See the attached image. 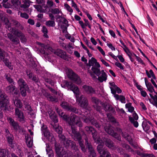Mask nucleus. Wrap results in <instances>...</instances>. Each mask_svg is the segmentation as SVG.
<instances>
[{"label": "nucleus", "mask_w": 157, "mask_h": 157, "mask_svg": "<svg viewBox=\"0 0 157 157\" xmlns=\"http://www.w3.org/2000/svg\"><path fill=\"white\" fill-rule=\"evenodd\" d=\"M85 131L89 133H91L95 142L97 143H100V139L97 137V131L92 126H86L85 128Z\"/></svg>", "instance_id": "obj_12"}, {"label": "nucleus", "mask_w": 157, "mask_h": 157, "mask_svg": "<svg viewBox=\"0 0 157 157\" xmlns=\"http://www.w3.org/2000/svg\"><path fill=\"white\" fill-rule=\"evenodd\" d=\"M19 38L21 42L25 43L26 42L27 39L24 34H23Z\"/></svg>", "instance_id": "obj_58"}, {"label": "nucleus", "mask_w": 157, "mask_h": 157, "mask_svg": "<svg viewBox=\"0 0 157 157\" xmlns=\"http://www.w3.org/2000/svg\"><path fill=\"white\" fill-rule=\"evenodd\" d=\"M25 72L29 78L30 79H31L33 77V73L31 70L29 69L25 70Z\"/></svg>", "instance_id": "obj_52"}, {"label": "nucleus", "mask_w": 157, "mask_h": 157, "mask_svg": "<svg viewBox=\"0 0 157 157\" xmlns=\"http://www.w3.org/2000/svg\"><path fill=\"white\" fill-rule=\"evenodd\" d=\"M31 79L34 82L38 85V83L40 82V80L38 77H36V75H33Z\"/></svg>", "instance_id": "obj_59"}, {"label": "nucleus", "mask_w": 157, "mask_h": 157, "mask_svg": "<svg viewBox=\"0 0 157 157\" xmlns=\"http://www.w3.org/2000/svg\"><path fill=\"white\" fill-rule=\"evenodd\" d=\"M107 74H104L101 75L100 76H98V80L100 82H102L103 81H105L107 79Z\"/></svg>", "instance_id": "obj_41"}, {"label": "nucleus", "mask_w": 157, "mask_h": 157, "mask_svg": "<svg viewBox=\"0 0 157 157\" xmlns=\"http://www.w3.org/2000/svg\"><path fill=\"white\" fill-rule=\"evenodd\" d=\"M41 130L42 134L44 136L46 137L49 141L52 143L55 141V138L52 133H50L48 130L47 126L43 125L41 127Z\"/></svg>", "instance_id": "obj_10"}, {"label": "nucleus", "mask_w": 157, "mask_h": 157, "mask_svg": "<svg viewBox=\"0 0 157 157\" xmlns=\"http://www.w3.org/2000/svg\"><path fill=\"white\" fill-rule=\"evenodd\" d=\"M8 150L0 149V157H8Z\"/></svg>", "instance_id": "obj_35"}, {"label": "nucleus", "mask_w": 157, "mask_h": 157, "mask_svg": "<svg viewBox=\"0 0 157 157\" xmlns=\"http://www.w3.org/2000/svg\"><path fill=\"white\" fill-rule=\"evenodd\" d=\"M10 32L7 34L8 38L11 41L13 44H17L20 42L19 39L22 35L24 34L21 31L15 27H13L11 29H10Z\"/></svg>", "instance_id": "obj_2"}, {"label": "nucleus", "mask_w": 157, "mask_h": 157, "mask_svg": "<svg viewBox=\"0 0 157 157\" xmlns=\"http://www.w3.org/2000/svg\"><path fill=\"white\" fill-rule=\"evenodd\" d=\"M15 113L19 118V121L22 123H24L25 121L24 117L22 112L21 110H20L18 108H16L15 109Z\"/></svg>", "instance_id": "obj_23"}, {"label": "nucleus", "mask_w": 157, "mask_h": 157, "mask_svg": "<svg viewBox=\"0 0 157 157\" xmlns=\"http://www.w3.org/2000/svg\"><path fill=\"white\" fill-rule=\"evenodd\" d=\"M20 90L22 96L25 97L26 95V91H28L29 90H26L25 88H20Z\"/></svg>", "instance_id": "obj_49"}, {"label": "nucleus", "mask_w": 157, "mask_h": 157, "mask_svg": "<svg viewBox=\"0 0 157 157\" xmlns=\"http://www.w3.org/2000/svg\"><path fill=\"white\" fill-rule=\"evenodd\" d=\"M48 113L49 117L53 122H52V123L54 124V123H55V124H56V123L58 122L57 116L56 114H54V112L53 113H51V112L49 113V112Z\"/></svg>", "instance_id": "obj_32"}, {"label": "nucleus", "mask_w": 157, "mask_h": 157, "mask_svg": "<svg viewBox=\"0 0 157 157\" xmlns=\"http://www.w3.org/2000/svg\"><path fill=\"white\" fill-rule=\"evenodd\" d=\"M71 140L67 139L66 140L62 143L63 144L64 146L66 148H67L70 146V143H71Z\"/></svg>", "instance_id": "obj_47"}, {"label": "nucleus", "mask_w": 157, "mask_h": 157, "mask_svg": "<svg viewBox=\"0 0 157 157\" xmlns=\"http://www.w3.org/2000/svg\"><path fill=\"white\" fill-rule=\"evenodd\" d=\"M119 99L118 100H120L121 103H125V98L124 96L122 95H119Z\"/></svg>", "instance_id": "obj_64"}, {"label": "nucleus", "mask_w": 157, "mask_h": 157, "mask_svg": "<svg viewBox=\"0 0 157 157\" xmlns=\"http://www.w3.org/2000/svg\"><path fill=\"white\" fill-rule=\"evenodd\" d=\"M95 61L96 59L94 57H92L91 59L89 60V63L86 64V65L89 67L93 66Z\"/></svg>", "instance_id": "obj_44"}, {"label": "nucleus", "mask_w": 157, "mask_h": 157, "mask_svg": "<svg viewBox=\"0 0 157 157\" xmlns=\"http://www.w3.org/2000/svg\"><path fill=\"white\" fill-rule=\"evenodd\" d=\"M55 149L56 157H69L67 152L59 144H57L56 142L55 143Z\"/></svg>", "instance_id": "obj_5"}, {"label": "nucleus", "mask_w": 157, "mask_h": 157, "mask_svg": "<svg viewBox=\"0 0 157 157\" xmlns=\"http://www.w3.org/2000/svg\"><path fill=\"white\" fill-rule=\"evenodd\" d=\"M42 32L44 33V36L46 38L48 37V36L47 34L48 33V30L46 27L45 26H43L42 29Z\"/></svg>", "instance_id": "obj_48"}, {"label": "nucleus", "mask_w": 157, "mask_h": 157, "mask_svg": "<svg viewBox=\"0 0 157 157\" xmlns=\"http://www.w3.org/2000/svg\"><path fill=\"white\" fill-rule=\"evenodd\" d=\"M110 89L112 93L114 95V97L117 100H118L119 99V95L118 94H116V90L114 89L112 87H110Z\"/></svg>", "instance_id": "obj_45"}, {"label": "nucleus", "mask_w": 157, "mask_h": 157, "mask_svg": "<svg viewBox=\"0 0 157 157\" xmlns=\"http://www.w3.org/2000/svg\"><path fill=\"white\" fill-rule=\"evenodd\" d=\"M45 24L49 27H54L55 26V23L54 21L49 20L47 21L45 23Z\"/></svg>", "instance_id": "obj_43"}, {"label": "nucleus", "mask_w": 157, "mask_h": 157, "mask_svg": "<svg viewBox=\"0 0 157 157\" xmlns=\"http://www.w3.org/2000/svg\"><path fill=\"white\" fill-rule=\"evenodd\" d=\"M7 119L10 126L13 128V130L17 131L19 127L18 123L15 121L13 119L10 117H9Z\"/></svg>", "instance_id": "obj_20"}, {"label": "nucleus", "mask_w": 157, "mask_h": 157, "mask_svg": "<svg viewBox=\"0 0 157 157\" xmlns=\"http://www.w3.org/2000/svg\"><path fill=\"white\" fill-rule=\"evenodd\" d=\"M147 90L151 93H152L153 92H155V90L153 86H152L151 83H149L146 86Z\"/></svg>", "instance_id": "obj_46"}, {"label": "nucleus", "mask_w": 157, "mask_h": 157, "mask_svg": "<svg viewBox=\"0 0 157 157\" xmlns=\"http://www.w3.org/2000/svg\"><path fill=\"white\" fill-rule=\"evenodd\" d=\"M142 126L143 129L145 132H147V131L149 129L150 127L147 124V122L146 120L143 122L142 123Z\"/></svg>", "instance_id": "obj_36"}, {"label": "nucleus", "mask_w": 157, "mask_h": 157, "mask_svg": "<svg viewBox=\"0 0 157 157\" xmlns=\"http://www.w3.org/2000/svg\"><path fill=\"white\" fill-rule=\"evenodd\" d=\"M8 54L0 48V61L2 60L5 65L9 63L10 62L9 59L5 58V57H8Z\"/></svg>", "instance_id": "obj_16"}, {"label": "nucleus", "mask_w": 157, "mask_h": 157, "mask_svg": "<svg viewBox=\"0 0 157 157\" xmlns=\"http://www.w3.org/2000/svg\"><path fill=\"white\" fill-rule=\"evenodd\" d=\"M133 54L134 56L136 57L137 61H138L140 63L144 65V66L146 65L145 63L140 58L136 56V55L135 54V53H133Z\"/></svg>", "instance_id": "obj_62"}, {"label": "nucleus", "mask_w": 157, "mask_h": 157, "mask_svg": "<svg viewBox=\"0 0 157 157\" xmlns=\"http://www.w3.org/2000/svg\"><path fill=\"white\" fill-rule=\"evenodd\" d=\"M149 72L150 73L151 75L149 74L147 70H146V75H147V77L148 78H150L151 76L153 79H156V77H155V75H154L152 70H150L149 71Z\"/></svg>", "instance_id": "obj_42"}, {"label": "nucleus", "mask_w": 157, "mask_h": 157, "mask_svg": "<svg viewBox=\"0 0 157 157\" xmlns=\"http://www.w3.org/2000/svg\"><path fill=\"white\" fill-rule=\"evenodd\" d=\"M91 101L92 103L93 104V107L94 109L100 113H102L101 109L102 108L101 106L100 105L102 106L104 102H101L98 98L94 97H91Z\"/></svg>", "instance_id": "obj_7"}, {"label": "nucleus", "mask_w": 157, "mask_h": 157, "mask_svg": "<svg viewBox=\"0 0 157 157\" xmlns=\"http://www.w3.org/2000/svg\"><path fill=\"white\" fill-rule=\"evenodd\" d=\"M85 144L88 150V157H96L97 155L94 148L92 145L91 143L88 142V139L87 137L85 139Z\"/></svg>", "instance_id": "obj_13"}, {"label": "nucleus", "mask_w": 157, "mask_h": 157, "mask_svg": "<svg viewBox=\"0 0 157 157\" xmlns=\"http://www.w3.org/2000/svg\"><path fill=\"white\" fill-rule=\"evenodd\" d=\"M12 102L14 104L16 108L18 109H21L23 105L21 101L17 96L13 95L12 99Z\"/></svg>", "instance_id": "obj_19"}, {"label": "nucleus", "mask_w": 157, "mask_h": 157, "mask_svg": "<svg viewBox=\"0 0 157 157\" xmlns=\"http://www.w3.org/2000/svg\"><path fill=\"white\" fill-rule=\"evenodd\" d=\"M17 83L20 88H25L26 90H29L26 82L23 78H20L17 81Z\"/></svg>", "instance_id": "obj_25"}, {"label": "nucleus", "mask_w": 157, "mask_h": 157, "mask_svg": "<svg viewBox=\"0 0 157 157\" xmlns=\"http://www.w3.org/2000/svg\"><path fill=\"white\" fill-rule=\"evenodd\" d=\"M83 88L84 90L88 94H95V91L91 86H84Z\"/></svg>", "instance_id": "obj_29"}, {"label": "nucleus", "mask_w": 157, "mask_h": 157, "mask_svg": "<svg viewBox=\"0 0 157 157\" xmlns=\"http://www.w3.org/2000/svg\"><path fill=\"white\" fill-rule=\"evenodd\" d=\"M107 116L109 120L112 123H115L116 122L115 118L113 117L110 113H107Z\"/></svg>", "instance_id": "obj_40"}, {"label": "nucleus", "mask_w": 157, "mask_h": 157, "mask_svg": "<svg viewBox=\"0 0 157 157\" xmlns=\"http://www.w3.org/2000/svg\"><path fill=\"white\" fill-rule=\"evenodd\" d=\"M14 85L15 84H12L6 87L5 88L6 92L13 95H18L19 94L18 90Z\"/></svg>", "instance_id": "obj_15"}, {"label": "nucleus", "mask_w": 157, "mask_h": 157, "mask_svg": "<svg viewBox=\"0 0 157 157\" xmlns=\"http://www.w3.org/2000/svg\"><path fill=\"white\" fill-rule=\"evenodd\" d=\"M64 84L63 85H61V86L63 88L67 87L68 90H70L73 91L74 93L78 95L79 93V89L77 86L73 84L72 82H69L67 81H65Z\"/></svg>", "instance_id": "obj_8"}, {"label": "nucleus", "mask_w": 157, "mask_h": 157, "mask_svg": "<svg viewBox=\"0 0 157 157\" xmlns=\"http://www.w3.org/2000/svg\"><path fill=\"white\" fill-rule=\"evenodd\" d=\"M69 134L75 141L77 142L82 151L85 153L86 151V148L84 144V141L82 139L81 134L77 131L76 127L72 126L71 128V131Z\"/></svg>", "instance_id": "obj_1"}, {"label": "nucleus", "mask_w": 157, "mask_h": 157, "mask_svg": "<svg viewBox=\"0 0 157 157\" xmlns=\"http://www.w3.org/2000/svg\"><path fill=\"white\" fill-rule=\"evenodd\" d=\"M111 136H112L117 139V140L121 141V136L118 135V134L114 132L113 134L111 135Z\"/></svg>", "instance_id": "obj_53"}, {"label": "nucleus", "mask_w": 157, "mask_h": 157, "mask_svg": "<svg viewBox=\"0 0 157 157\" xmlns=\"http://www.w3.org/2000/svg\"><path fill=\"white\" fill-rule=\"evenodd\" d=\"M101 144L97 146V151L100 154L99 157H112L111 155L108 150L105 147L103 144Z\"/></svg>", "instance_id": "obj_6"}, {"label": "nucleus", "mask_w": 157, "mask_h": 157, "mask_svg": "<svg viewBox=\"0 0 157 157\" xmlns=\"http://www.w3.org/2000/svg\"><path fill=\"white\" fill-rule=\"evenodd\" d=\"M58 136L59 140L60 141L61 143H63L66 140L65 136L61 134H59Z\"/></svg>", "instance_id": "obj_54"}, {"label": "nucleus", "mask_w": 157, "mask_h": 157, "mask_svg": "<svg viewBox=\"0 0 157 157\" xmlns=\"http://www.w3.org/2000/svg\"><path fill=\"white\" fill-rule=\"evenodd\" d=\"M23 2H24L23 4L21 5V7L24 8H28L29 7L31 2L29 0H23Z\"/></svg>", "instance_id": "obj_37"}, {"label": "nucleus", "mask_w": 157, "mask_h": 157, "mask_svg": "<svg viewBox=\"0 0 157 157\" xmlns=\"http://www.w3.org/2000/svg\"><path fill=\"white\" fill-rule=\"evenodd\" d=\"M60 105L63 109L67 111L73 112L75 113H78V110L77 108L72 106L67 102H62Z\"/></svg>", "instance_id": "obj_14"}, {"label": "nucleus", "mask_w": 157, "mask_h": 157, "mask_svg": "<svg viewBox=\"0 0 157 157\" xmlns=\"http://www.w3.org/2000/svg\"><path fill=\"white\" fill-rule=\"evenodd\" d=\"M104 128L105 131L110 135L113 134L114 132L113 127L109 124L105 126Z\"/></svg>", "instance_id": "obj_28"}, {"label": "nucleus", "mask_w": 157, "mask_h": 157, "mask_svg": "<svg viewBox=\"0 0 157 157\" xmlns=\"http://www.w3.org/2000/svg\"><path fill=\"white\" fill-rule=\"evenodd\" d=\"M25 140L27 146L29 148L32 147L33 144L32 138L28 134H27V135L25 136Z\"/></svg>", "instance_id": "obj_30"}, {"label": "nucleus", "mask_w": 157, "mask_h": 157, "mask_svg": "<svg viewBox=\"0 0 157 157\" xmlns=\"http://www.w3.org/2000/svg\"><path fill=\"white\" fill-rule=\"evenodd\" d=\"M104 143L105 145L109 148L112 150L115 149V147L114 143L110 139L108 138H106L104 140Z\"/></svg>", "instance_id": "obj_24"}, {"label": "nucleus", "mask_w": 157, "mask_h": 157, "mask_svg": "<svg viewBox=\"0 0 157 157\" xmlns=\"http://www.w3.org/2000/svg\"><path fill=\"white\" fill-rule=\"evenodd\" d=\"M128 119L130 122L133 124L135 127L137 128L139 124L138 122L134 120L132 117L129 116L128 117Z\"/></svg>", "instance_id": "obj_39"}, {"label": "nucleus", "mask_w": 157, "mask_h": 157, "mask_svg": "<svg viewBox=\"0 0 157 157\" xmlns=\"http://www.w3.org/2000/svg\"><path fill=\"white\" fill-rule=\"evenodd\" d=\"M6 81L10 84H15V82L12 78L11 75L9 73H6L4 76Z\"/></svg>", "instance_id": "obj_26"}, {"label": "nucleus", "mask_w": 157, "mask_h": 157, "mask_svg": "<svg viewBox=\"0 0 157 157\" xmlns=\"http://www.w3.org/2000/svg\"><path fill=\"white\" fill-rule=\"evenodd\" d=\"M51 12L52 14H59L60 13V11L58 8L52 9Z\"/></svg>", "instance_id": "obj_60"}, {"label": "nucleus", "mask_w": 157, "mask_h": 157, "mask_svg": "<svg viewBox=\"0 0 157 157\" xmlns=\"http://www.w3.org/2000/svg\"><path fill=\"white\" fill-rule=\"evenodd\" d=\"M102 106L105 112H109L110 114L115 113V109L111 105L109 104H106V103H104Z\"/></svg>", "instance_id": "obj_21"}, {"label": "nucleus", "mask_w": 157, "mask_h": 157, "mask_svg": "<svg viewBox=\"0 0 157 157\" xmlns=\"http://www.w3.org/2000/svg\"><path fill=\"white\" fill-rule=\"evenodd\" d=\"M80 118L75 114H72L71 116L69 121L68 124L71 126H75V124L76 121H77Z\"/></svg>", "instance_id": "obj_22"}, {"label": "nucleus", "mask_w": 157, "mask_h": 157, "mask_svg": "<svg viewBox=\"0 0 157 157\" xmlns=\"http://www.w3.org/2000/svg\"><path fill=\"white\" fill-rule=\"evenodd\" d=\"M147 96L149 98L148 96ZM148 99L151 104H152L153 105L155 106L157 108V98L154 99L153 100V101H151V99L149 98H148Z\"/></svg>", "instance_id": "obj_56"}, {"label": "nucleus", "mask_w": 157, "mask_h": 157, "mask_svg": "<svg viewBox=\"0 0 157 157\" xmlns=\"http://www.w3.org/2000/svg\"><path fill=\"white\" fill-rule=\"evenodd\" d=\"M68 77L75 83L79 84L81 83V80L79 77L75 74L72 70H68L67 72Z\"/></svg>", "instance_id": "obj_11"}, {"label": "nucleus", "mask_w": 157, "mask_h": 157, "mask_svg": "<svg viewBox=\"0 0 157 157\" xmlns=\"http://www.w3.org/2000/svg\"><path fill=\"white\" fill-rule=\"evenodd\" d=\"M44 81L46 82L52 86H54V82L51 79L46 78H44Z\"/></svg>", "instance_id": "obj_50"}, {"label": "nucleus", "mask_w": 157, "mask_h": 157, "mask_svg": "<svg viewBox=\"0 0 157 157\" xmlns=\"http://www.w3.org/2000/svg\"><path fill=\"white\" fill-rule=\"evenodd\" d=\"M11 25L12 26H14L17 27L18 25H20V23L17 21L15 20H12L11 21Z\"/></svg>", "instance_id": "obj_51"}, {"label": "nucleus", "mask_w": 157, "mask_h": 157, "mask_svg": "<svg viewBox=\"0 0 157 157\" xmlns=\"http://www.w3.org/2000/svg\"><path fill=\"white\" fill-rule=\"evenodd\" d=\"M91 70L93 73L95 74L97 76H99L101 74V72L99 69L95 67H92Z\"/></svg>", "instance_id": "obj_38"}, {"label": "nucleus", "mask_w": 157, "mask_h": 157, "mask_svg": "<svg viewBox=\"0 0 157 157\" xmlns=\"http://www.w3.org/2000/svg\"><path fill=\"white\" fill-rule=\"evenodd\" d=\"M24 104L25 105V108L28 110L30 112L33 111V109L31 108V106L27 102H24Z\"/></svg>", "instance_id": "obj_57"}, {"label": "nucleus", "mask_w": 157, "mask_h": 157, "mask_svg": "<svg viewBox=\"0 0 157 157\" xmlns=\"http://www.w3.org/2000/svg\"><path fill=\"white\" fill-rule=\"evenodd\" d=\"M0 107L2 109L6 110H9V107L8 103L9 102V98L4 93L2 92V91L0 89Z\"/></svg>", "instance_id": "obj_4"}, {"label": "nucleus", "mask_w": 157, "mask_h": 157, "mask_svg": "<svg viewBox=\"0 0 157 157\" xmlns=\"http://www.w3.org/2000/svg\"><path fill=\"white\" fill-rule=\"evenodd\" d=\"M46 97L47 99L49 101L57 102L58 101V99L55 96H52L50 94L47 93Z\"/></svg>", "instance_id": "obj_34"}, {"label": "nucleus", "mask_w": 157, "mask_h": 157, "mask_svg": "<svg viewBox=\"0 0 157 157\" xmlns=\"http://www.w3.org/2000/svg\"><path fill=\"white\" fill-rule=\"evenodd\" d=\"M91 118H88L87 117L82 118V120L84 122L86 123L87 124H89L90 123Z\"/></svg>", "instance_id": "obj_55"}, {"label": "nucleus", "mask_w": 157, "mask_h": 157, "mask_svg": "<svg viewBox=\"0 0 157 157\" xmlns=\"http://www.w3.org/2000/svg\"><path fill=\"white\" fill-rule=\"evenodd\" d=\"M2 20L5 23L6 28L7 29L10 31V29H11L13 27H11L12 25H11V23L10 22L8 18L7 17H4L2 18Z\"/></svg>", "instance_id": "obj_31"}, {"label": "nucleus", "mask_w": 157, "mask_h": 157, "mask_svg": "<svg viewBox=\"0 0 157 157\" xmlns=\"http://www.w3.org/2000/svg\"><path fill=\"white\" fill-rule=\"evenodd\" d=\"M41 47V48H39L37 49V51L40 52V54L43 55L44 57L46 60H47L49 62H51L52 60L49 56V52H48V50H49L47 49L45 50L43 48Z\"/></svg>", "instance_id": "obj_17"}, {"label": "nucleus", "mask_w": 157, "mask_h": 157, "mask_svg": "<svg viewBox=\"0 0 157 157\" xmlns=\"http://www.w3.org/2000/svg\"><path fill=\"white\" fill-rule=\"evenodd\" d=\"M51 127H52L53 129L55 131L57 132L59 135L61 134L62 132V129L61 127L59 126L57 124L51 123Z\"/></svg>", "instance_id": "obj_27"}, {"label": "nucleus", "mask_w": 157, "mask_h": 157, "mask_svg": "<svg viewBox=\"0 0 157 157\" xmlns=\"http://www.w3.org/2000/svg\"><path fill=\"white\" fill-rule=\"evenodd\" d=\"M61 117H63L64 120L67 121V122H68V123H69V121L70 120V117L68 115L63 113V114Z\"/></svg>", "instance_id": "obj_61"}, {"label": "nucleus", "mask_w": 157, "mask_h": 157, "mask_svg": "<svg viewBox=\"0 0 157 157\" xmlns=\"http://www.w3.org/2000/svg\"><path fill=\"white\" fill-rule=\"evenodd\" d=\"M70 146L74 150L75 154L78 157H82L83 154L80 151L75 142L71 140Z\"/></svg>", "instance_id": "obj_18"}, {"label": "nucleus", "mask_w": 157, "mask_h": 157, "mask_svg": "<svg viewBox=\"0 0 157 157\" xmlns=\"http://www.w3.org/2000/svg\"><path fill=\"white\" fill-rule=\"evenodd\" d=\"M77 101L78 105L82 108L88 109L89 108L87 99L85 96L81 95L77 98Z\"/></svg>", "instance_id": "obj_9"}, {"label": "nucleus", "mask_w": 157, "mask_h": 157, "mask_svg": "<svg viewBox=\"0 0 157 157\" xmlns=\"http://www.w3.org/2000/svg\"><path fill=\"white\" fill-rule=\"evenodd\" d=\"M37 44L40 45L41 47L43 48L45 50L46 49H48L49 50L51 51L57 56L65 60H68L66 52L60 49H58L55 50H54L51 47L49 46L48 45H45L40 42H38Z\"/></svg>", "instance_id": "obj_3"}, {"label": "nucleus", "mask_w": 157, "mask_h": 157, "mask_svg": "<svg viewBox=\"0 0 157 157\" xmlns=\"http://www.w3.org/2000/svg\"><path fill=\"white\" fill-rule=\"evenodd\" d=\"M6 137L7 138V140L8 143L10 145V146L12 147V148H13L14 147V146L13 143V141L14 139L13 136L12 135L9 134Z\"/></svg>", "instance_id": "obj_33"}, {"label": "nucleus", "mask_w": 157, "mask_h": 157, "mask_svg": "<svg viewBox=\"0 0 157 157\" xmlns=\"http://www.w3.org/2000/svg\"><path fill=\"white\" fill-rule=\"evenodd\" d=\"M21 17L25 19H28L29 18V16L25 13H21L20 14Z\"/></svg>", "instance_id": "obj_63"}]
</instances>
